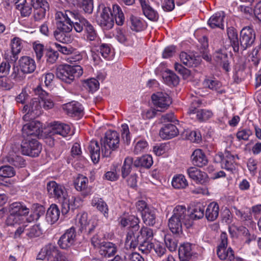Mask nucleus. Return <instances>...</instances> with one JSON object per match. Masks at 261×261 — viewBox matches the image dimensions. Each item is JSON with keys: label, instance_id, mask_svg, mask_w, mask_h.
<instances>
[{"label": "nucleus", "instance_id": "nucleus-1", "mask_svg": "<svg viewBox=\"0 0 261 261\" xmlns=\"http://www.w3.org/2000/svg\"><path fill=\"white\" fill-rule=\"evenodd\" d=\"M22 132L24 137H27L22 141L21 145L22 153L32 157L38 156L42 150V145L36 139L31 138L29 136L43 137L41 124L37 121H31L23 125Z\"/></svg>", "mask_w": 261, "mask_h": 261}, {"label": "nucleus", "instance_id": "nucleus-2", "mask_svg": "<svg viewBox=\"0 0 261 261\" xmlns=\"http://www.w3.org/2000/svg\"><path fill=\"white\" fill-rule=\"evenodd\" d=\"M46 189L48 194L52 197L61 203L63 213H67L70 209L73 210L82 204V200L80 197H70L65 187L55 181L48 182L46 185Z\"/></svg>", "mask_w": 261, "mask_h": 261}, {"label": "nucleus", "instance_id": "nucleus-3", "mask_svg": "<svg viewBox=\"0 0 261 261\" xmlns=\"http://www.w3.org/2000/svg\"><path fill=\"white\" fill-rule=\"evenodd\" d=\"M83 74V69L80 65L70 66L63 65L57 69L56 75L62 81L70 84L75 78H79Z\"/></svg>", "mask_w": 261, "mask_h": 261}, {"label": "nucleus", "instance_id": "nucleus-4", "mask_svg": "<svg viewBox=\"0 0 261 261\" xmlns=\"http://www.w3.org/2000/svg\"><path fill=\"white\" fill-rule=\"evenodd\" d=\"M79 18V13L69 10L64 12L58 11L55 14L56 27L63 32H71L72 30V19Z\"/></svg>", "mask_w": 261, "mask_h": 261}, {"label": "nucleus", "instance_id": "nucleus-5", "mask_svg": "<svg viewBox=\"0 0 261 261\" xmlns=\"http://www.w3.org/2000/svg\"><path fill=\"white\" fill-rule=\"evenodd\" d=\"M120 144L119 133L115 130H109L105 134L103 146L101 147L102 153L105 156H109L111 150L118 148Z\"/></svg>", "mask_w": 261, "mask_h": 261}, {"label": "nucleus", "instance_id": "nucleus-6", "mask_svg": "<svg viewBox=\"0 0 261 261\" xmlns=\"http://www.w3.org/2000/svg\"><path fill=\"white\" fill-rule=\"evenodd\" d=\"M91 243L95 248L98 249L99 254L105 257L113 256L116 252V247L114 244L102 241L97 236L91 239Z\"/></svg>", "mask_w": 261, "mask_h": 261}, {"label": "nucleus", "instance_id": "nucleus-7", "mask_svg": "<svg viewBox=\"0 0 261 261\" xmlns=\"http://www.w3.org/2000/svg\"><path fill=\"white\" fill-rule=\"evenodd\" d=\"M5 223L8 226L18 227L14 233L15 237L18 238L24 231L25 228L28 226L29 222L23 216L9 213Z\"/></svg>", "mask_w": 261, "mask_h": 261}, {"label": "nucleus", "instance_id": "nucleus-8", "mask_svg": "<svg viewBox=\"0 0 261 261\" xmlns=\"http://www.w3.org/2000/svg\"><path fill=\"white\" fill-rule=\"evenodd\" d=\"M227 235L225 232H222L220 235V243L217 249V254L222 260L228 259L231 261L234 257L233 251L230 247L227 248Z\"/></svg>", "mask_w": 261, "mask_h": 261}, {"label": "nucleus", "instance_id": "nucleus-9", "mask_svg": "<svg viewBox=\"0 0 261 261\" xmlns=\"http://www.w3.org/2000/svg\"><path fill=\"white\" fill-rule=\"evenodd\" d=\"M97 22L103 30H109L113 27L114 17L110 8L102 6V10L100 16L97 19Z\"/></svg>", "mask_w": 261, "mask_h": 261}, {"label": "nucleus", "instance_id": "nucleus-10", "mask_svg": "<svg viewBox=\"0 0 261 261\" xmlns=\"http://www.w3.org/2000/svg\"><path fill=\"white\" fill-rule=\"evenodd\" d=\"M151 99L153 105L157 108H159V111H163L166 110L171 103V99L170 96L163 92H157L151 96Z\"/></svg>", "mask_w": 261, "mask_h": 261}, {"label": "nucleus", "instance_id": "nucleus-11", "mask_svg": "<svg viewBox=\"0 0 261 261\" xmlns=\"http://www.w3.org/2000/svg\"><path fill=\"white\" fill-rule=\"evenodd\" d=\"M255 33L254 30L250 27L243 28L240 32V43L244 49L250 47L254 42Z\"/></svg>", "mask_w": 261, "mask_h": 261}, {"label": "nucleus", "instance_id": "nucleus-12", "mask_svg": "<svg viewBox=\"0 0 261 261\" xmlns=\"http://www.w3.org/2000/svg\"><path fill=\"white\" fill-rule=\"evenodd\" d=\"M219 158L221 159V167L227 171L233 172L237 168L235 156L228 151H225L223 153H219Z\"/></svg>", "mask_w": 261, "mask_h": 261}, {"label": "nucleus", "instance_id": "nucleus-13", "mask_svg": "<svg viewBox=\"0 0 261 261\" xmlns=\"http://www.w3.org/2000/svg\"><path fill=\"white\" fill-rule=\"evenodd\" d=\"M187 173L189 177L196 184L205 185L208 182L207 174L195 167H191L187 169Z\"/></svg>", "mask_w": 261, "mask_h": 261}, {"label": "nucleus", "instance_id": "nucleus-14", "mask_svg": "<svg viewBox=\"0 0 261 261\" xmlns=\"http://www.w3.org/2000/svg\"><path fill=\"white\" fill-rule=\"evenodd\" d=\"M75 236V229L71 227L60 237L58 244L61 248L67 249L73 244Z\"/></svg>", "mask_w": 261, "mask_h": 261}, {"label": "nucleus", "instance_id": "nucleus-15", "mask_svg": "<svg viewBox=\"0 0 261 261\" xmlns=\"http://www.w3.org/2000/svg\"><path fill=\"white\" fill-rule=\"evenodd\" d=\"M88 182V178L82 175H79L74 182L75 189L80 192L84 197L91 195L92 193V188Z\"/></svg>", "mask_w": 261, "mask_h": 261}, {"label": "nucleus", "instance_id": "nucleus-16", "mask_svg": "<svg viewBox=\"0 0 261 261\" xmlns=\"http://www.w3.org/2000/svg\"><path fill=\"white\" fill-rule=\"evenodd\" d=\"M59 251L54 245L48 244L40 250L37 256V259H46L48 261H53Z\"/></svg>", "mask_w": 261, "mask_h": 261}, {"label": "nucleus", "instance_id": "nucleus-17", "mask_svg": "<svg viewBox=\"0 0 261 261\" xmlns=\"http://www.w3.org/2000/svg\"><path fill=\"white\" fill-rule=\"evenodd\" d=\"M76 224L81 231L85 230L90 233L94 229L96 224L91 223V220H88V214L85 212L79 213L76 216Z\"/></svg>", "mask_w": 261, "mask_h": 261}, {"label": "nucleus", "instance_id": "nucleus-18", "mask_svg": "<svg viewBox=\"0 0 261 261\" xmlns=\"http://www.w3.org/2000/svg\"><path fill=\"white\" fill-rule=\"evenodd\" d=\"M19 69L24 73L29 74L33 72L36 68L35 60L28 56H22L18 61Z\"/></svg>", "mask_w": 261, "mask_h": 261}, {"label": "nucleus", "instance_id": "nucleus-19", "mask_svg": "<svg viewBox=\"0 0 261 261\" xmlns=\"http://www.w3.org/2000/svg\"><path fill=\"white\" fill-rule=\"evenodd\" d=\"M173 213L172 217L181 221L187 227H189L192 225V221L190 220L189 216L187 215V210L185 206L177 205L174 208Z\"/></svg>", "mask_w": 261, "mask_h": 261}, {"label": "nucleus", "instance_id": "nucleus-20", "mask_svg": "<svg viewBox=\"0 0 261 261\" xmlns=\"http://www.w3.org/2000/svg\"><path fill=\"white\" fill-rule=\"evenodd\" d=\"M34 92L36 95H39L40 97L42 108L47 110L54 107V103L51 96L49 95L40 86H38L34 89Z\"/></svg>", "mask_w": 261, "mask_h": 261}, {"label": "nucleus", "instance_id": "nucleus-21", "mask_svg": "<svg viewBox=\"0 0 261 261\" xmlns=\"http://www.w3.org/2000/svg\"><path fill=\"white\" fill-rule=\"evenodd\" d=\"M141 6L143 13L149 20L156 21L159 17L158 12L152 8L147 0H138Z\"/></svg>", "mask_w": 261, "mask_h": 261}, {"label": "nucleus", "instance_id": "nucleus-22", "mask_svg": "<svg viewBox=\"0 0 261 261\" xmlns=\"http://www.w3.org/2000/svg\"><path fill=\"white\" fill-rule=\"evenodd\" d=\"M63 109L71 117H81L83 115V107L77 101H72L64 105Z\"/></svg>", "mask_w": 261, "mask_h": 261}, {"label": "nucleus", "instance_id": "nucleus-23", "mask_svg": "<svg viewBox=\"0 0 261 261\" xmlns=\"http://www.w3.org/2000/svg\"><path fill=\"white\" fill-rule=\"evenodd\" d=\"M49 130V136L59 135L65 137L70 133V127L68 124L56 122L53 124Z\"/></svg>", "mask_w": 261, "mask_h": 261}, {"label": "nucleus", "instance_id": "nucleus-24", "mask_svg": "<svg viewBox=\"0 0 261 261\" xmlns=\"http://www.w3.org/2000/svg\"><path fill=\"white\" fill-rule=\"evenodd\" d=\"M42 109L41 99L38 96L34 97L31 100L30 103L24 106L23 110L26 112L27 110L33 114V117H37L41 113Z\"/></svg>", "mask_w": 261, "mask_h": 261}, {"label": "nucleus", "instance_id": "nucleus-25", "mask_svg": "<svg viewBox=\"0 0 261 261\" xmlns=\"http://www.w3.org/2000/svg\"><path fill=\"white\" fill-rule=\"evenodd\" d=\"M9 213L23 216L26 218L30 212V210L24 204L21 202H13L8 206Z\"/></svg>", "mask_w": 261, "mask_h": 261}, {"label": "nucleus", "instance_id": "nucleus-26", "mask_svg": "<svg viewBox=\"0 0 261 261\" xmlns=\"http://www.w3.org/2000/svg\"><path fill=\"white\" fill-rule=\"evenodd\" d=\"M213 58L218 64L222 65L223 68L225 71L229 70L228 56L225 50L219 49L216 51L214 54Z\"/></svg>", "mask_w": 261, "mask_h": 261}, {"label": "nucleus", "instance_id": "nucleus-27", "mask_svg": "<svg viewBox=\"0 0 261 261\" xmlns=\"http://www.w3.org/2000/svg\"><path fill=\"white\" fill-rule=\"evenodd\" d=\"M225 16L224 12H217L210 18L208 20V24L213 29L218 28L224 29V19Z\"/></svg>", "mask_w": 261, "mask_h": 261}, {"label": "nucleus", "instance_id": "nucleus-28", "mask_svg": "<svg viewBox=\"0 0 261 261\" xmlns=\"http://www.w3.org/2000/svg\"><path fill=\"white\" fill-rule=\"evenodd\" d=\"M193 164L196 166L202 167L207 163V159L201 149L195 150L191 156Z\"/></svg>", "mask_w": 261, "mask_h": 261}, {"label": "nucleus", "instance_id": "nucleus-29", "mask_svg": "<svg viewBox=\"0 0 261 261\" xmlns=\"http://www.w3.org/2000/svg\"><path fill=\"white\" fill-rule=\"evenodd\" d=\"M178 130L173 124L165 125L160 131V135L163 139H169L178 134Z\"/></svg>", "mask_w": 261, "mask_h": 261}, {"label": "nucleus", "instance_id": "nucleus-30", "mask_svg": "<svg viewBox=\"0 0 261 261\" xmlns=\"http://www.w3.org/2000/svg\"><path fill=\"white\" fill-rule=\"evenodd\" d=\"M180 261H190L193 255L192 245L190 243H184L180 246L178 250Z\"/></svg>", "mask_w": 261, "mask_h": 261}, {"label": "nucleus", "instance_id": "nucleus-31", "mask_svg": "<svg viewBox=\"0 0 261 261\" xmlns=\"http://www.w3.org/2000/svg\"><path fill=\"white\" fill-rule=\"evenodd\" d=\"M88 149L90 154L91 158L94 164L98 162L100 159V147L98 142L91 141L88 145Z\"/></svg>", "mask_w": 261, "mask_h": 261}, {"label": "nucleus", "instance_id": "nucleus-32", "mask_svg": "<svg viewBox=\"0 0 261 261\" xmlns=\"http://www.w3.org/2000/svg\"><path fill=\"white\" fill-rule=\"evenodd\" d=\"M11 53L12 57L11 60L16 61L18 55L20 53L23 47V41L18 37H14L11 40Z\"/></svg>", "mask_w": 261, "mask_h": 261}, {"label": "nucleus", "instance_id": "nucleus-33", "mask_svg": "<svg viewBox=\"0 0 261 261\" xmlns=\"http://www.w3.org/2000/svg\"><path fill=\"white\" fill-rule=\"evenodd\" d=\"M60 216V211L58 206L55 204H52L47 211L46 219L48 223L52 224L59 220Z\"/></svg>", "mask_w": 261, "mask_h": 261}, {"label": "nucleus", "instance_id": "nucleus-34", "mask_svg": "<svg viewBox=\"0 0 261 261\" xmlns=\"http://www.w3.org/2000/svg\"><path fill=\"white\" fill-rule=\"evenodd\" d=\"M219 207L217 203L212 202L207 206L205 210V217L208 221L216 220L219 215Z\"/></svg>", "mask_w": 261, "mask_h": 261}, {"label": "nucleus", "instance_id": "nucleus-35", "mask_svg": "<svg viewBox=\"0 0 261 261\" xmlns=\"http://www.w3.org/2000/svg\"><path fill=\"white\" fill-rule=\"evenodd\" d=\"M188 113L189 114H196V118L199 121H205L211 118L213 114L212 112L208 110H200L196 111V109L191 107L189 109Z\"/></svg>", "mask_w": 261, "mask_h": 261}, {"label": "nucleus", "instance_id": "nucleus-36", "mask_svg": "<svg viewBox=\"0 0 261 261\" xmlns=\"http://www.w3.org/2000/svg\"><path fill=\"white\" fill-rule=\"evenodd\" d=\"M129 21L130 29L134 31H142L147 27V24L144 20L134 15L130 16Z\"/></svg>", "mask_w": 261, "mask_h": 261}, {"label": "nucleus", "instance_id": "nucleus-37", "mask_svg": "<svg viewBox=\"0 0 261 261\" xmlns=\"http://www.w3.org/2000/svg\"><path fill=\"white\" fill-rule=\"evenodd\" d=\"M171 184L174 189H183L188 186V182L185 175L182 174H177L173 176Z\"/></svg>", "mask_w": 261, "mask_h": 261}, {"label": "nucleus", "instance_id": "nucleus-38", "mask_svg": "<svg viewBox=\"0 0 261 261\" xmlns=\"http://www.w3.org/2000/svg\"><path fill=\"white\" fill-rule=\"evenodd\" d=\"M141 241V238L139 234V232H135L133 230H129L128 232L125 243L127 246L130 248H135L137 247L139 242Z\"/></svg>", "mask_w": 261, "mask_h": 261}, {"label": "nucleus", "instance_id": "nucleus-39", "mask_svg": "<svg viewBox=\"0 0 261 261\" xmlns=\"http://www.w3.org/2000/svg\"><path fill=\"white\" fill-rule=\"evenodd\" d=\"M143 222L147 225L153 226L155 223V211L152 208H147L142 213Z\"/></svg>", "mask_w": 261, "mask_h": 261}, {"label": "nucleus", "instance_id": "nucleus-40", "mask_svg": "<svg viewBox=\"0 0 261 261\" xmlns=\"http://www.w3.org/2000/svg\"><path fill=\"white\" fill-rule=\"evenodd\" d=\"M179 58L183 64L189 67L197 66L200 63L199 57L196 58L195 57L190 55L185 52L181 53Z\"/></svg>", "mask_w": 261, "mask_h": 261}, {"label": "nucleus", "instance_id": "nucleus-41", "mask_svg": "<svg viewBox=\"0 0 261 261\" xmlns=\"http://www.w3.org/2000/svg\"><path fill=\"white\" fill-rule=\"evenodd\" d=\"M227 33L233 50L235 52L238 51L239 49V41L236 30L233 27L228 28Z\"/></svg>", "mask_w": 261, "mask_h": 261}, {"label": "nucleus", "instance_id": "nucleus-42", "mask_svg": "<svg viewBox=\"0 0 261 261\" xmlns=\"http://www.w3.org/2000/svg\"><path fill=\"white\" fill-rule=\"evenodd\" d=\"M70 32H63L56 29L54 32L56 39L62 43H69L72 42L73 38L69 34Z\"/></svg>", "mask_w": 261, "mask_h": 261}, {"label": "nucleus", "instance_id": "nucleus-43", "mask_svg": "<svg viewBox=\"0 0 261 261\" xmlns=\"http://www.w3.org/2000/svg\"><path fill=\"white\" fill-rule=\"evenodd\" d=\"M91 204L93 206H96L98 211L102 213L105 217H108V207L107 203L102 199L94 198L92 200Z\"/></svg>", "mask_w": 261, "mask_h": 261}, {"label": "nucleus", "instance_id": "nucleus-44", "mask_svg": "<svg viewBox=\"0 0 261 261\" xmlns=\"http://www.w3.org/2000/svg\"><path fill=\"white\" fill-rule=\"evenodd\" d=\"M182 223L181 221L171 217L169 219L168 226L173 233L179 234L182 232Z\"/></svg>", "mask_w": 261, "mask_h": 261}, {"label": "nucleus", "instance_id": "nucleus-45", "mask_svg": "<svg viewBox=\"0 0 261 261\" xmlns=\"http://www.w3.org/2000/svg\"><path fill=\"white\" fill-rule=\"evenodd\" d=\"M84 24L86 36L90 41H93L97 37V33L91 24L86 19H83L82 21Z\"/></svg>", "mask_w": 261, "mask_h": 261}, {"label": "nucleus", "instance_id": "nucleus-46", "mask_svg": "<svg viewBox=\"0 0 261 261\" xmlns=\"http://www.w3.org/2000/svg\"><path fill=\"white\" fill-rule=\"evenodd\" d=\"M204 206L201 203H196L193 207L189 216L190 220L192 219H199L204 216Z\"/></svg>", "mask_w": 261, "mask_h": 261}, {"label": "nucleus", "instance_id": "nucleus-47", "mask_svg": "<svg viewBox=\"0 0 261 261\" xmlns=\"http://www.w3.org/2000/svg\"><path fill=\"white\" fill-rule=\"evenodd\" d=\"M153 164L152 158L150 155L146 154L138 158L134 162L135 166H142L150 168Z\"/></svg>", "mask_w": 261, "mask_h": 261}, {"label": "nucleus", "instance_id": "nucleus-48", "mask_svg": "<svg viewBox=\"0 0 261 261\" xmlns=\"http://www.w3.org/2000/svg\"><path fill=\"white\" fill-rule=\"evenodd\" d=\"M132 34L130 32L123 29H119L117 31L116 38L121 43H126L132 41Z\"/></svg>", "mask_w": 261, "mask_h": 261}, {"label": "nucleus", "instance_id": "nucleus-49", "mask_svg": "<svg viewBox=\"0 0 261 261\" xmlns=\"http://www.w3.org/2000/svg\"><path fill=\"white\" fill-rule=\"evenodd\" d=\"M166 75H164L165 82L169 86H176L179 83L178 77L172 71L167 70Z\"/></svg>", "mask_w": 261, "mask_h": 261}, {"label": "nucleus", "instance_id": "nucleus-50", "mask_svg": "<svg viewBox=\"0 0 261 261\" xmlns=\"http://www.w3.org/2000/svg\"><path fill=\"white\" fill-rule=\"evenodd\" d=\"M113 11L116 23L119 25H122L124 21V16L120 7L116 5H113Z\"/></svg>", "mask_w": 261, "mask_h": 261}, {"label": "nucleus", "instance_id": "nucleus-51", "mask_svg": "<svg viewBox=\"0 0 261 261\" xmlns=\"http://www.w3.org/2000/svg\"><path fill=\"white\" fill-rule=\"evenodd\" d=\"M133 162V159L132 157L128 156L125 158L121 168V175L123 178L127 177L130 173Z\"/></svg>", "mask_w": 261, "mask_h": 261}, {"label": "nucleus", "instance_id": "nucleus-52", "mask_svg": "<svg viewBox=\"0 0 261 261\" xmlns=\"http://www.w3.org/2000/svg\"><path fill=\"white\" fill-rule=\"evenodd\" d=\"M99 49L101 55L103 58L108 60H111L113 58L114 53L109 44H102L100 46Z\"/></svg>", "mask_w": 261, "mask_h": 261}, {"label": "nucleus", "instance_id": "nucleus-53", "mask_svg": "<svg viewBox=\"0 0 261 261\" xmlns=\"http://www.w3.org/2000/svg\"><path fill=\"white\" fill-rule=\"evenodd\" d=\"M26 235L30 238H35L40 236L42 232V230L39 224L34 225L28 229H25Z\"/></svg>", "mask_w": 261, "mask_h": 261}, {"label": "nucleus", "instance_id": "nucleus-54", "mask_svg": "<svg viewBox=\"0 0 261 261\" xmlns=\"http://www.w3.org/2000/svg\"><path fill=\"white\" fill-rule=\"evenodd\" d=\"M185 133L186 139L192 142L198 143L201 140V135L198 130H187Z\"/></svg>", "mask_w": 261, "mask_h": 261}, {"label": "nucleus", "instance_id": "nucleus-55", "mask_svg": "<svg viewBox=\"0 0 261 261\" xmlns=\"http://www.w3.org/2000/svg\"><path fill=\"white\" fill-rule=\"evenodd\" d=\"M76 4L82 7L84 11L87 13H91L93 11V0H78Z\"/></svg>", "mask_w": 261, "mask_h": 261}, {"label": "nucleus", "instance_id": "nucleus-56", "mask_svg": "<svg viewBox=\"0 0 261 261\" xmlns=\"http://www.w3.org/2000/svg\"><path fill=\"white\" fill-rule=\"evenodd\" d=\"M15 171L14 168L10 166H3L0 167V176L4 178H10L14 176Z\"/></svg>", "mask_w": 261, "mask_h": 261}, {"label": "nucleus", "instance_id": "nucleus-57", "mask_svg": "<svg viewBox=\"0 0 261 261\" xmlns=\"http://www.w3.org/2000/svg\"><path fill=\"white\" fill-rule=\"evenodd\" d=\"M99 84L98 81L94 78L85 81L84 84V87L91 92L96 91L99 88Z\"/></svg>", "mask_w": 261, "mask_h": 261}, {"label": "nucleus", "instance_id": "nucleus-58", "mask_svg": "<svg viewBox=\"0 0 261 261\" xmlns=\"http://www.w3.org/2000/svg\"><path fill=\"white\" fill-rule=\"evenodd\" d=\"M140 234V237L142 241H146L151 240L153 237V230L152 229L143 227L140 231L139 232V234Z\"/></svg>", "mask_w": 261, "mask_h": 261}, {"label": "nucleus", "instance_id": "nucleus-59", "mask_svg": "<svg viewBox=\"0 0 261 261\" xmlns=\"http://www.w3.org/2000/svg\"><path fill=\"white\" fill-rule=\"evenodd\" d=\"M252 131L248 128H240L237 133L236 136L239 141H247L252 135Z\"/></svg>", "mask_w": 261, "mask_h": 261}, {"label": "nucleus", "instance_id": "nucleus-60", "mask_svg": "<svg viewBox=\"0 0 261 261\" xmlns=\"http://www.w3.org/2000/svg\"><path fill=\"white\" fill-rule=\"evenodd\" d=\"M121 127L122 138L125 143L129 144L131 140V137L128 126L127 124L124 123L121 125Z\"/></svg>", "mask_w": 261, "mask_h": 261}, {"label": "nucleus", "instance_id": "nucleus-61", "mask_svg": "<svg viewBox=\"0 0 261 261\" xmlns=\"http://www.w3.org/2000/svg\"><path fill=\"white\" fill-rule=\"evenodd\" d=\"M71 153L73 157L81 158L83 165L86 163V159L81 155L82 151L80 145L79 143H76L73 144L71 150Z\"/></svg>", "mask_w": 261, "mask_h": 261}, {"label": "nucleus", "instance_id": "nucleus-62", "mask_svg": "<svg viewBox=\"0 0 261 261\" xmlns=\"http://www.w3.org/2000/svg\"><path fill=\"white\" fill-rule=\"evenodd\" d=\"M58 53L52 49H48L45 54L46 61L50 64L54 63L58 58Z\"/></svg>", "mask_w": 261, "mask_h": 261}, {"label": "nucleus", "instance_id": "nucleus-63", "mask_svg": "<svg viewBox=\"0 0 261 261\" xmlns=\"http://www.w3.org/2000/svg\"><path fill=\"white\" fill-rule=\"evenodd\" d=\"M205 87H207L212 90H217L221 86V84L216 80L205 79L203 83Z\"/></svg>", "mask_w": 261, "mask_h": 261}, {"label": "nucleus", "instance_id": "nucleus-64", "mask_svg": "<svg viewBox=\"0 0 261 261\" xmlns=\"http://www.w3.org/2000/svg\"><path fill=\"white\" fill-rule=\"evenodd\" d=\"M55 46L59 51L67 56H69L74 51V48L70 46L61 45L57 43H55Z\"/></svg>", "mask_w": 261, "mask_h": 261}]
</instances>
